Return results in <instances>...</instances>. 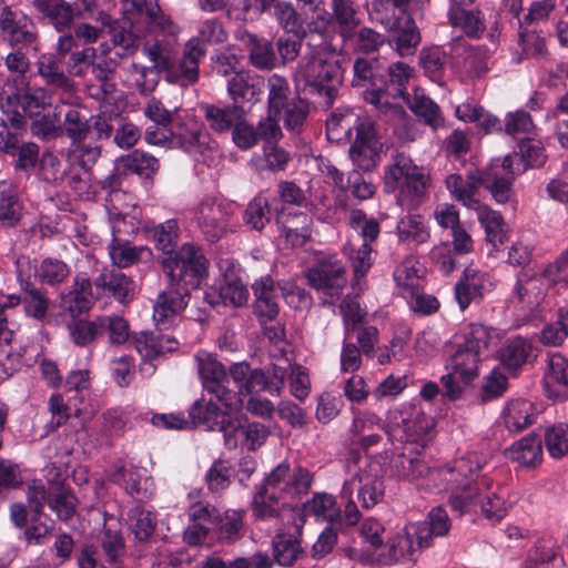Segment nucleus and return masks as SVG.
<instances>
[{
	"label": "nucleus",
	"mask_w": 568,
	"mask_h": 568,
	"mask_svg": "<svg viewBox=\"0 0 568 568\" xmlns=\"http://www.w3.org/2000/svg\"><path fill=\"white\" fill-rule=\"evenodd\" d=\"M414 73V68L403 61L387 63L379 57H358L353 63L352 87L363 89V100L379 113L387 114L402 109L398 103L400 100L425 124L437 130L444 125L438 104L425 95H415L410 102L407 87Z\"/></svg>",
	"instance_id": "obj_1"
},
{
	"label": "nucleus",
	"mask_w": 568,
	"mask_h": 568,
	"mask_svg": "<svg viewBox=\"0 0 568 568\" xmlns=\"http://www.w3.org/2000/svg\"><path fill=\"white\" fill-rule=\"evenodd\" d=\"M209 261L200 247L186 245L171 258L162 260L169 278L166 288L158 294L153 305V321L158 331L170 328L187 306L191 291L199 288L206 276Z\"/></svg>",
	"instance_id": "obj_2"
},
{
	"label": "nucleus",
	"mask_w": 568,
	"mask_h": 568,
	"mask_svg": "<svg viewBox=\"0 0 568 568\" xmlns=\"http://www.w3.org/2000/svg\"><path fill=\"white\" fill-rule=\"evenodd\" d=\"M141 52L153 72L161 74L165 81L182 88L197 83L200 62L205 57V49L196 40H189L182 48L178 38V27L171 20L169 30H148Z\"/></svg>",
	"instance_id": "obj_3"
},
{
	"label": "nucleus",
	"mask_w": 568,
	"mask_h": 568,
	"mask_svg": "<svg viewBox=\"0 0 568 568\" xmlns=\"http://www.w3.org/2000/svg\"><path fill=\"white\" fill-rule=\"evenodd\" d=\"M497 339V332L483 324H470L454 335L450 372L440 378L445 397L450 400L462 397L464 389L478 377V365L489 357Z\"/></svg>",
	"instance_id": "obj_4"
},
{
	"label": "nucleus",
	"mask_w": 568,
	"mask_h": 568,
	"mask_svg": "<svg viewBox=\"0 0 568 568\" xmlns=\"http://www.w3.org/2000/svg\"><path fill=\"white\" fill-rule=\"evenodd\" d=\"M486 464V456L473 452L453 463L434 467L430 471L432 487L452 490L448 504L459 515L466 513L479 495L480 487L489 489L493 480L486 476L475 480V474Z\"/></svg>",
	"instance_id": "obj_5"
},
{
	"label": "nucleus",
	"mask_w": 568,
	"mask_h": 568,
	"mask_svg": "<svg viewBox=\"0 0 568 568\" xmlns=\"http://www.w3.org/2000/svg\"><path fill=\"white\" fill-rule=\"evenodd\" d=\"M294 79L303 83L310 93L323 98V104L331 108L343 84L344 69L335 53L318 51L306 54L298 61Z\"/></svg>",
	"instance_id": "obj_6"
},
{
	"label": "nucleus",
	"mask_w": 568,
	"mask_h": 568,
	"mask_svg": "<svg viewBox=\"0 0 568 568\" xmlns=\"http://www.w3.org/2000/svg\"><path fill=\"white\" fill-rule=\"evenodd\" d=\"M429 179L405 153H396L386 166L384 186L396 193L397 204L407 210L417 209L426 200Z\"/></svg>",
	"instance_id": "obj_7"
},
{
	"label": "nucleus",
	"mask_w": 568,
	"mask_h": 568,
	"mask_svg": "<svg viewBox=\"0 0 568 568\" xmlns=\"http://www.w3.org/2000/svg\"><path fill=\"white\" fill-rule=\"evenodd\" d=\"M546 154L540 141L521 139L519 151L507 154L503 160H493L494 169L497 166L498 180L500 182L499 197L510 200L513 184L518 175L528 169L540 168L546 162Z\"/></svg>",
	"instance_id": "obj_8"
},
{
	"label": "nucleus",
	"mask_w": 568,
	"mask_h": 568,
	"mask_svg": "<svg viewBox=\"0 0 568 568\" xmlns=\"http://www.w3.org/2000/svg\"><path fill=\"white\" fill-rule=\"evenodd\" d=\"M497 170L499 169L497 166L494 169L490 162L483 171H469L466 180L460 174H449L445 181L446 187L456 201L470 210L479 207L480 202L477 195L480 186L488 190L497 203H507L508 200L499 197L497 193L500 190Z\"/></svg>",
	"instance_id": "obj_9"
},
{
	"label": "nucleus",
	"mask_w": 568,
	"mask_h": 568,
	"mask_svg": "<svg viewBox=\"0 0 568 568\" xmlns=\"http://www.w3.org/2000/svg\"><path fill=\"white\" fill-rule=\"evenodd\" d=\"M195 361L204 389L214 395L225 408H240L243 400L235 390L229 388V376L223 364L207 353L197 354Z\"/></svg>",
	"instance_id": "obj_10"
},
{
	"label": "nucleus",
	"mask_w": 568,
	"mask_h": 568,
	"mask_svg": "<svg viewBox=\"0 0 568 568\" xmlns=\"http://www.w3.org/2000/svg\"><path fill=\"white\" fill-rule=\"evenodd\" d=\"M349 226L363 239L362 245L351 257L354 275L359 278L366 275L374 263L372 243L378 239L381 226L376 219H368L361 209L349 211Z\"/></svg>",
	"instance_id": "obj_11"
},
{
	"label": "nucleus",
	"mask_w": 568,
	"mask_h": 568,
	"mask_svg": "<svg viewBox=\"0 0 568 568\" xmlns=\"http://www.w3.org/2000/svg\"><path fill=\"white\" fill-rule=\"evenodd\" d=\"M392 32L388 44L399 57L413 55L420 43L422 37L418 27L412 18H398L392 14H377L372 17Z\"/></svg>",
	"instance_id": "obj_12"
},
{
	"label": "nucleus",
	"mask_w": 568,
	"mask_h": 568,
	"mask_svg": "<svg viewBox=\"0 0 568 568\" xmlns=\"http://www.w3.org/2000/svg\"><path fill=\"white\" fill-rule=\"evenodd\" d=\"M271 435L270 428L260 422H250L246 416H235L225 428L224 445L235 449L242 445L250 452H256Z\"/></svg>",
	"instance_id": "obj_13"
},
{
	"label": "nucleus",
	"mask_w": 568,
	"mask_h": 568,
	"mask_svg": "<svg viewBox=\"0 0 568 568\" xmlns=\"http://www.w3.org/2000/svg\"><path fill=\"white\" fill-rule=\"evenodd\" d=\"M101 548L108 566L99 560L92 547H85L77 558L79 568H125V544L119 531L105 529L101 538Z\"/></svg>",
	"instance_id": "obj_14"
},
{
	"label": "nucleus",
	"mask_w": 568,
	"mask_h": 568,
	"mask_svg": "<svg viewBox=\"0 0 568 568\" xmlns=\"http://www.w3.org/2000/svg\"><path fill=\"white\" fill-rule=\"evenodd\" d=\"M310 286L334 296L346 285L345 267L335 256L318 258L306 273Z\"/></svg>",
	"instance_id": "obj_15"
},
{
	"label": "nucleus",
	"mask_w": 568,
	"mask_h": 568,
	"mask_svg": "<svg viewBox=\"0 0 568 568\" xmlns=\"http://www.w3.org/2000/svg\"><path fill=\"white\" fill-rule=\"evenodd\" d=\"M197 226L205 239L215 243L229 231L231 212L230 205L215 200H205L195 210Z\"/></svg>",
	"instance_id": "obj_16"
},
{
	"label": "nucleus",
	"mask_w": 568,
	"mask_h": 568,
	"mask_svg": "<svg viewBox=\"0 0 568 568\" xmlns=\"http://www.w3.org/2000/svg\"><path fill=\"white\" fill-rule=\"evenodd\" d=\"M355 489L358 493L357 497L364 509L373 508L384 497L383 479L366 470L355 471L349 479L344 481L341 498L353 496Z\"/></svg>",
	"instance_id": "obj_17"
},
{
	"label": "nucleus",
	"mask_w": 568,
	"mask_h": 568,
	"mask_svg": "<svg viewBox=\"0 0 568 568\" xmlns=\"http://www.w3.org/2000/svg\"><path fill=\"white\" fill-rule=\"evenodd\" d=\"M544 281L530 271H520L510 295V303L525 314L532 313L542 302Z\"/></svg>",
	"instance_id": "obj_18"
},
{
	"label": "nucleus",
	"mask_w": 568,
	"mask_h": 568,
	"mask_svg": "<svg viewBox=\"0 0 568 568\" xmlns=\"http://www.w3.org/2000/svg\"><path fill=\"white\" fill-rule=\"evenodd\" d=\"M92 305V282L87 273H78L73 278L71 290L60 296V310L72 321H78L82 314L91 310Z\"/></svg>",
	"instance_id": "obj_19"
},
{
	"label": "nucleus",
	"mask_w": 568,
	"mask_h": 568,
	"mask_svg": "<svg viewBox=\"0 0 568 568\" xmlns=\"http://www.w3.org/2000/svg\"><path fill=\"white\" fill-rule=\"evenodd\" d=\"M64 61L53 53H42L36 62L37 75L52 91L71 94L75 90V83L67 74L63 68Z\"/></svg>",
	"instance_id": "obj_20"
},
{
	"label": "nucleus",
	"mask_w": 568,
	"mask_h": 568,
	"mask_svg": "<svg viewBox=\"0 0 568 568\" xmlns=\"http://www.w3.org/2000/svg\"><path fill=\"white\" fill-rule=\"evenodd\" d=\"M489 286L487 273L471 265L467 266L454 288L459 308L465 311L471 303H480Z\"/></svg>",
	"instance_id": "obj_21"
},
{
	"label": "nucleus",
	"mask_w": 568,
	"mask_h": 568,
	"mask_svg": "<svg viewBox=\"0 0 568 568\" xmlns=\"http://www.w3.org/2000/svg\"><path fill=\"white\" fill-rule=\"evenodd\" d=\"M8 74L2 73L1 82L3 87H8L10 93L7 97L8 104L12 103V99L20 97L21 91L27 85V74L30 70V60L23 50L12 49L3 58Z\"/></svg>",
	"instance_id": "obj_22"
},
{
	"label": "nucleus",
	"mask_w": 568,
	"mask_h": 568,
	"mask_svg": "<svg viewBox=\"0 0 568 568\" xmlns=\"http://www.w3.org/2000/svg\"><path fill=\"white\" fill-rule=\"evenodd\" d=\"M32 7L40 18L45 20L55 31H68L79 11L67 0H32Z\"/></svg>",
	"instance_id": "obj_23"
},
{
	"label": "nucleus",
	"mask_w": 568,
	"mask_h": 568,
	"mask_svg": "<svg viewBox=\"0 0 568 568\" xmlns=\"http://www.w3.org/2000/svg\"><path fill=\"white\" fill-rule=\"evenodd\" d=\"M450 527L447 511L443 507H435L425 520L410 523V535L417 538L418 548H428L433 545V538L446 536Z\"/></svg>",
	"instance_id": "obj_24"
},
{
	"label": "nucleus",
	"mask_w": 568,
	"mask_h": 568,
	"mask_svg": "<svg viewBox=\"0 0 568 568\" xmlns=\"http://www.w3.org/2000/svg\"><path fill=\"white\" fill-rule=\"evenodd\" d=\"M99 293L113 297L119 303H128L134 296V282L118 268H103L94 280Z\"/></svg>",
	"instance_id": "obj_25"
},
{
	"label": "nucleus",
	"mask_w": 568,
	"mask_h": 568,
	"mask_svg": "<svg viewBox=\"0 0 568 568\" xmlns=\"http://www.w3.org/2000/svg\"><path fill=\"white\" fill-rule=\"evenodd\" d=\"M544 384L549 398L568 399V357L558 352L547 354Z\"/></svg>",
	"instance_id": "obj_26"
},
{
	"label": "nucleus",
	"mask_w": 568,
	"mask_h": 568,
	"mask_svg": "<svg viewBox=\"0 0 568 568\" xmlns=\"http://www.w3.org/2000/svg\"><path fill=\"white\" fill-rule=\"evenodd\" d=\"M146 236L154 243L165 257H175L184 246L197 247L193 243H184L179 247L181 229L178 220L169 219L162 223L145 226Z\"/></svg>",
	"instance_id": "obj_27"
},
{
	"label": "nucleus",
	"mask_w": 568,
	"mask_h": 568,
	"mask_svg": "<svg viewBox=\"0 0 568 568\" xmlns=\"http://www.w3.org/2000/svg\"><path fill=\"white\" fill-rule=\"evenodd\" d=\"M302 525L294 521V530L280 529L272 539L273 559L282 567L293 566L304 552L302 547Z\"/></svg>",
	"instance_id": "obj_28"
},
{
	"label": "nucleus",
	"mask_w": 568,
	"mask_h": 568,
	"mask_svg": "<svg viewBox=\"0 0 568 568\" xmlns=\"http://www.w3.org/2000/svg\"><path fill=\"white\" fill-rule=\"evenodd\" d=\"M203 298L213 307L220 304L240 307L247 302L248 291L239 277L225 274L224 284L219 290L211 287L204 291Z\"/></svg>",
	"instance_id": "obj_29"
},
{
	"label": "nucleus",
	"mask_w": 568,
	"mask_h": 568,
	"mask_svg": "<svg viewBox=\"0 0 568 568\" xmlns=\"http://www.w3.org/2000/svg\"><path fill=\"white\" fill-rule=\"evenodd\" d=\"M132 343L144 361H151L166 353H172L179 346L178 341L173 336L148 331L135 333L132 337Z\"/></svg>",
	"instance_id": "obj_30"
},
{
	"label": "nucleus",
	"mask_w": 568,
	"mask_h": 568,
	"mask_svg": "<svg viewBox=\"0 0 568 568\" xmlns=\"http://www.w3.org/2000/svg\"><path fill=\"white\" fill-rule=\"evenodd\" d=\"M190 426L191 425H205L210 430H219L223 433L225 438V428L229 423L233 419V416L223 412L214 402L211 399L205 402L204 399H197L189 409Z\"/></svg>",
	"instance_id": "obj_31"
},
{
	"label": "nucleus",
	"mask_w": 568,
	"mask_h": 568,
	"mask_svg": "<svg viewBox=\"0 0 568 568\" xmlns=\"http://www.w3.org/2000/svg\"><path fill=\"white\" fill-rule=\"evenodd\" d=\"M264 87V80L257 74L245 71L234 72L227 80V93L233 104L253 103L258 100Z\"/></svg>",
	"instance_id": "obj_32"
},
{
	"label": "nucleus",
	"mask_w": 568,
	"mask_h": 568,
	"mask_svg": "<svg viewBox=\"0 0 568 568\" xmlns=\"http://www.w3.org/2000/svg\"><path fill=\"white\" fill-rule=\"evenodd\" d=\"M201 110L210 129L219 134L232 132L246 113L243 105L233 103L225 106L205 103Z\"/></svg>",
	"instance_id": "obj_33"
},
{
	"label": "nucleus",
	"mask_w": 568,
	"mask_h": 568,
	"mask_svg": "<svg viewBox=\"0 0 568 568\" xmlns=\"http://www.w3.org/2000/svg\"><path fill=\"white\" fill-rule=\"evenodd\" d=\"M506 456L521 467H537L542 462V440L540 435L531 433L515 442L506 450Z\"/></svg>",
	"instance_id": "obj_34"
},
{
	"label": "nucleus",
	"mask_w": 568,
	"mask_h": 568,
	"mask_svg": "<svg viewBox=\"0 0 568 568\" xmlns=\"http://www.w3.org/2000/svg\"><path fill=\"white\" fill-rule=\"evenodd\" d=\"M209 138V133L200 123L190 120L180 125L176 132L172 133L171 146L195 155L203 152Z\"/></svg>",
	"instance_id": "obj_35"
},
{
	"label": "nucleus",
	"mask_w": 568,
	"mask_h": 568,
	"mask_svg": "<svg viewBox=\"0 0 568 568\" xmlns=\"http://www.w3.org/2000/svg\"><path fill=\"white\" fill-rule=\"evenodd\" d=\"M128 11L139 16V22L145 24L146 30H169L171 19L163 13L155 0H123Z\"/></svg>",
	"instance_id": "obj_36"
},
{
	"label": "nucleus",
	"mask_w": 568,
	"mask_h": 568,
	"mask_svg": "<svg viewBox=\"0 0 568 568\" xmlns=\"http://www.w3.org/2000/svg\"><path fill=\"white\" fill-rule=\"evenodd\" d=\"M393 467L397 476L402 479L416 483L417 486L426 488L432 486L430 471L433 468L428 467L427 464L418 457L400 454L393 460Z\"/></svg>",
	"instance_id": "obj_37"
},
{
	"label": "nucleus",
	"mask_w": 568,
	"mask_h": 568,
	"mask_svg": "<svg viewBox=\"0 0 568 568\" xmlns=\"http://www.w3.org/2000/svg\"><path fill=\"white\" fill-rule=\"evenodd\" d=\"M418 64L430 81L439 87L445 85L447 54L442 47L423 48L418 54Z\"/></svg>",
	"instance_id": "obj_38"
},
{
	"label": "nucleus",
	"mask_w": 568,
	"mask_h": 568,
	"mask_svg": "<svg viewBox=\"0 0 568 568\" xmlns=\"http://www.w3.org/2000/svg\"><path fill=\"white\" fill-rule=\"evenodd\" d=\"M116 160L126 175L135 174L144 180H152L160 170V161L155 156L138 149Z\"/></svg>",
	"instance_id": "obj_39"
},
{
	"label": "nucleus",
	"mask_w": 568,
	"mask_h": 568,
	"mask_svg": "<svg viewBox=\"0 0 568 568\" xmlns=\"http://www.w3.org/2000/svg\"><path fill=\"white\" fill-rule=\"evenodd\" d=\"M484 487H480L479 495L474 499L473 504L478 503L480 506V513L491 525L501 521L507 513L509 505L505 497V489L498 487L496 491H490Z\"/></svg>",
	"instance_id": "obj_40"
},
{
	"label": "nucleus",
	"mask_w": 568,
	"mask_h": 568,
	"mask_svg": "<svg viewBox=\"0 0 568 568\" xmlns=\"http://www.w3.org/2000/svg\"><path fill=\"white\" fill-rule=\"evenodd\" d=\"M252 511L255 519L267 520L272 518L283 517L285 513H292L290 505L271 491L268 488H262L254 495L252 501Z\"/></svg>",
	"instance_id": "obj_41"
},
{
	"label": "nucleus",
	"mask_w": 568,
	"mask_h": 568,
	"mask_svg": "<svg viewBox=\"0 0 568 568\" xmlns=\"http://www.w3.org/2000/svg\"><path fill=\"white\" fill-rule=\"evenodd\" d=\"M536 417L532 403L523 398L509 402L504 409V423L510 433L524 430L535 423Z\"/></svg>",
	"instance_id": "obj_42"
},
{
	"label": "nucleus",
	"mask_w": 568,
	"mask_h": 568,
	"mask_svg": "<svg viewBox=\"0 0 568 568\" xmlns=\"http://www.w3.org/2000/svg\"><path fill=\"white\" fill-rule=\"evenodd\" d=\"M477 212L478 221L486 232V240L494 248L503 245L507 239V226L501 214L479 203V207H474Z\"/></svg>",
	"instance_id": "obj_43"
},
{
	"label": "nucleus",
	"mask_w": 568,
	"mask_h": 568,
	"mask_svg": "<svg viewBox=\"0 0 568 568\" xmlns=\"http://www.w3.org/2000/svg\"><path fill=\"white\" fill-rule=\"evenodd\" d=\"M61 126L62 134L70 139L71 143L84 142L92 132L90 115L78 106L68 108Z\"/></svg>",
	"instance_id": "obj_44"
},
{
	"label": "nucleus",
	"mask_w": 568,
	"mask_h": 568,
	"mask_svg": "<svg viewBox=\"0 0 568 568\" xmlns=\"http://www.w3.org/2000/svg\"><path fill=\"white\" fill-rule=\"evenodd\" d=\"M531 352L530 344L523 337L508 338L498 349V359L501 366L509 372H517L526 364Z\"/></svg>",
	"instance_id": "obj_45"
},
{
	"label": "nucleus",
	"mask_w": 568,
	"mask_h": 568,
	"mask_svg": "<svg viewBox=\"0 0 568 568\" xmlns=\"http://www.w3.org/2000/svg\"><path fill=\"white\" fill-rule=\"evenodd\" d=\"M454 28L460 29L470 39H480L486 31V20L480 8L464 9L447 16Z\"/></svg>",
	"instance_id": "obj_46"
},
{
	"label": "nucleus",
	"mask_w": 568,
	"mask_h": 568,
	"mask_svg": "<svg viewBox=\"0 0 568 568\" xmlns=\"http://www.w3.org/2000/svg\"><path fill=\"white\" fill-rule=\"evenodd\" d=\"M272 9L274 19L285 32L300 40L306 37L304 20L291 1L275 0Z\"/></svg>",
	"instance_id": "obj_47"
},
{
	"label": "nucleus",
	"mask_w": 568,
	"mask_h": 568,
	"mask_svg": "<svg viewBox=\"0 0 568 568\" xmlns=\"http://www.w3.org/2000/svg\"><path fill=\"white\" fill-rule=\"evenodd\" d=\"M300 98L292 92L288 81L278 74H272L267 80V112L276 115Z\"/></svg>",
	"instance_id": "obj_48"
},
{
	"label": "nucleus",
	"mask_w": 568,
	"mask_h": 568,
	"mask_svg": "<svg viewBox=\"0 0 568 568\" xmlns=\"http://www.w3.org/2000/svg\"><path fill=\"white\" fill-rule=\"evenodd\" d=\"M387 548L386 562L388 564L415 561L416 551L422 549L417 546V538L410 535V524L406 525L403 535H397L388 540Z\"/></svg>",
	"instance_id": "obj_49"
},
{
	"label": "nucleus",
	"mask_w": 568,
	"mask_h": 568,
	"mask_svg": "<svg viewBox=\"0 0 568 568\" xmlns=\"http://www.w3.org/2000/svg\"><path fill=\"white\" fill-rule=\"evenodd\" d=\"M108 252L114 266L120 268L129 267L140 261L143 254L151 255L145 246H133L130 242L113 237L108 245Z\"/></svg>",
	"instance_id": "obj_50"
},
{
	"label": "nucleus",
	"mask_w": 568,
	"mask_h": 568,
	"mask_svg": "<svg viewBox=\"0 0 568 568\" xmlns=\"http://www.w3.org/2000/svg\"><path fill=\"white\" fill-rule=\"evenodd\" d=\"M333 17L344 41L352 39L361 24L357 9L352 0H332Z\"/></svg>",
	"instance_id": "obj_51"
},
{
	"label": "nucleus",
	"mask_w": 568,
	"mask_h": 568,
	"mask_svg": "<svg viewBox=\"0 0 568 568\" xmlns=\"http://www.w3.org/2000/svg\"><path fill=\"white\" fill-rule=\"evenodd\" d=\"M310 114V103L303 98H295L293 102L282 112L276 114V119L283 122L284 128L294 134H300L306 124Z\"/></svg>",
	"instance_id": "obj_52"
},
{
	"label": "nucleus",
	"mask_w": 568,
	"mask_h": 568,
	"mask_svg": "<svg viewBox=\"0 0 568 568\" xmlns=\"http://www.w3.org/2000/svg\"><path fill=\"white\" fill-rule=\"evenodd\" d=\"M22 305L28 317L43 322L48 315L50 300L45 291L27 283L22 288Z\"/></svg>",
	"instance_id": "obj_53"
},
{
	"label": "nucleus",
	"mask_w": 568,
	"mask_h": 568,
	"mask_svg": "<svg viewBox=\"0 0 568 568\" xmlns=\"http://www.w3.org/2000/svg\"><path fill=\"white\" fill-rule=\"evenodd\" d=\"M558 551V545L551 536L539 537L534 546L528 550L525 568H548L555 560Z\"/></svg>",
	"instance_id": "obj_54"
},
{
	"label": "nucleus",
	"mask_w": 568,
	"mask_h": 568,
	"mask_svg": "<svg viewBox=\"0 0 568 568\" xmlns=\"http://www.w3.org/2000/svg\"><path fill=\"white\" fill-rule=\"evenodd\" d=\"M110 34L114 47L113 52L121 59L132 57L142 49L143 38L135 34L131 26H114Z\"/></svg>",
	"instance_id": "obj_55"
},
{
	"label": "nucleus",
	"mask_w": 568,
	"mask_h": 568,
	"mask_svg": "<svg viewBox=\"0 0 568 568\" xmlns=\"http://www.w3.org/2000/svg\"><path fill=\"white\" fill-rule=\"evenodd\" d=\"M71 163L63 162L52 152H44L40 158L39 175L42 181L59 186L68 176Z\"/></svg>",
	"instance_id": "obj_56"
},
{
	"label": "nucleus",
	"mask_w": 568,
	"mask_h": 568,
	"mask_svg": "<svg viewBox=\"0 0 568 568\" xmlns=\"http://www.w3.org/2000/svg\"><path fill=\"white\" fill-rule=\"evenodd\" d=\"M101 327L99 316L92 321H71L67 325L70 339L79 347H87L102 337Z\"/></svg>",
	"instance_id": "obj_57"
},
{
	"label": "nucleus",
	"mask_w": 568,
	"mask_h": 568,
	"mask_svg": "<svg viewBox=\"0 0 568 568\" xmlns=\"http://www.w3.org/2000/svg\"><path fill=\"white\" fill-rule=\"evenodd\" d=\"M397 234L402 242L423 244L429 237V230L422 215H406L397 223Z\"/></svg>",
	"instance_id": "obj_58"
},
{
	"label": "nucleus",
	"mask_w": 568,
	"mask_h": 568,
	"mask_svg": "<svg viewBox=\"0 0 568 568\" xmlns=\"http://www.w3.org/2000/svg\"><path fill=\"white\" fill-rule=\"evenodd\" d=\"M78 499L72 490L63 485L49 489V507L60 520L71 519L77 509Z\"/></svg>",
	"instance_id": "obj_59"
},
{
	"label": "nucleus",
	"mask_w": 568,
	"mask_h": 568,
	"mask_svg": "<svg viewBox=\"0 0 568 568\" xmlns=\"http://www.w3.org/2000/svg\"><path fill=\"white\" fill-rule=\"evenodd\" d=\"M243 222L251 230L262 232L271 222L268 200L262 195L254 196L243 212Z\"/></svg>",
	"instance_id": "obj_60"
},
{
	"label": "nucleus",
	"mask_w": 568,
	"mask_h": 568,
	"mask_svg": "<svg viewBox=\"0 0 568 568\" xmlns=\"http://www.w3.org/2000/svg\"><path fill=\"white\" fill-rule=\"evenodd\" d=\"M356 115L349 110H336L326 120V135L329 141L349 139Z\"/></svg>",
	"instance_id": "obj_61"
},
{
	"label": "nucleus",
	"mask_w": 568,
	"mask_h": 568,
	"mask_svg": "<svg viewBox=\"0 0 568 568\" xmlns=\"http://www.w3.org/2000/svg\"><path fill=\"white\" fill-rule=\"evenodd\" d=\"M118 57L109 47H100V52L95 49V58L91 64V73L99 82H112L114 73L119 67Z\"/></svg>",
	"instance_id": "obj_62"
},
{
	"label": "nucleus",
	"mask_w": 568,
	"mask_h": 568,
	"mask_svg": "<svg viewBox=\"0 0 568 568\" xmlns=\"http://www.w3.org/2000/svg\"><path fill=\"white\" fill-rule=\"evenodd\" d=\"M383 145H366L352 143L348 154L353 164L356 166L355 170L362 172L374 171L379 161Z\"/></svg>",
	"instance_id": "obj_63"
},
{
	"label": "nucleus",
	"mask_w": 568,
	"mask_h": 568,
	"mask_svg": "<svg viewBox=\"0 0 568 568\" xmlns=\"http://www.w3.org/2000/svg\"><path fill=\"white\" fill-rule=\"evenodd\" d=\"M250 62L260 70H271L275 67L276 55L273 45L267 40H261L248 34Z\"/></svg>",
	"instance_id": "obj_64"
}]
</instances>
